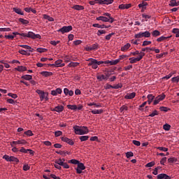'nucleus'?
<instances>
[{"label":"nucleus","instance_id":"e2e57ef3","mask_svg":"<svg viewBox=\"0 0 179 179\" xmlns=\"http://www.w3.org/2000/svg\"><path fill=\"white\" fill-rule=\"evenodd\" d=\"M4 37L8 40H13V38H15V36L13 35H6Z\"/></svg>","mask_w":179,"mask_h":179},{"label":"nucleus","instance_id":"5fc2aeb1","mask_svg":"<svg viewBox=\"0 0 179 179\" xmlns=\"http://www.w3.org/2000/svg\"><path fill=\"white\" fill-rule=\"evenodd\" d=\"M24 134L27 135V136H33V131H31V130H28L27 131L24 132Z\"/></svg>","mask_w":179,"mask_h":179},{"label":"nucleus","instance_id":"f257e3e1","mask_svg":"<svg viewBox=\"0 0 179 179\" xmlns=\"http://www.w3.org/2000/svg\"><path fill=\"white\" fill-rule=\"evenodd\" d=\"M73 129L76 135H86L87 134H89V129L85 126L80 127L75 125L73 126Z\"/></svg>","mask_w":179,"mask_h":179},{"label":"nucleus","instance_id":"f704fd0d","mask_svg":"<svg viewBox=\"0 0 179 179\" xmlns=\"http://www.w3.org/2000/svg\"><path fill=\"white\" fill-rule=\"evenodd\" d=\"M115 33L112 32V33L106 35L105 38H106V40H107L108 41L109 40H111V37H113V36H115Z\"/></svg>","mask_w":179,"mask_h":179},{"label":"nucleus","instance_id":"2eb2a0df","mask_svg":"<svg viewBox=\"0 0 179 179\" xmlns=\"http://www.w3.org/2000/svg\"><path fill=\"white\" fill-rule=\"evenodd\" d=\"M157 179H171V178L166 173H160L157 176Z\"/></svg>","mask_w":179,"mask_h":179},{"label":"nucleus","instance_id":"7c9ffc66","mask_svg":"<svg viewBox=\"0 0 179 179\" xmlns=\"http://www.w3.org/2000/svg\"><path fill=\"white\" fill-rule=\"evenodd\" d=\"M57 155H61V156H66V155H71V152H65V151H56Z\"/></svg>","mask_w":179,"mask_h":179},{"label":"nucleus","instance_id":"423d86ee","mask_svg":"<svg viewBox=\"0 0 179 179\" xmlns=\"http://www.w3.org/2000/svg\"><path fill=\"white\" fill-rule=\"evenodd\" d=\"M135 38H142V37L149 38L150 37V32L145 31L144 32H139L134 36Z\"/></svg>","mask_w":179,"mask_h":179},{"label":"nucleus","instance_id":"ea45409f","mask_svg":"<svg viewBox=\"0 0 179 179\" xmlns=\"http://www.w3.org/2000/svg\"><path fill=\"white\" fill-rule=\"evenodd\" d=\"M69 163H71V164L78 165L80 162L78 161V159H71V160H69Z\"/></svg>","mask_w":179,"mask_h":179},{"label":"nucleus","instance_id":"13d9d810","mask_svg":"<svg viewBox=\"0 0 179 179\" xmlns=\"http://www.w3.org/2000/svg\"><path fill=\"white\" fill-rule=\"evenodd\" d=\"M155 164H156V163H155V162H151L148 163L145 165V167H153V166H155Z\"/></svg>","mask_w":179,"mask_h":179},{"label":"nucleus","instance_id":"a211bd4d","mask_svg":"<svg viewBox=\"0 0 179 179\" xmlns=\"http://www.w3.org/2000/svg\"><path fill=\"white\" fill-rule=\"evenodd\" d=\"M93 27H97L98 29H108V27H111V25L106 26L104 24L100 25L99 24H94Z\"/></svg>","mask_w":179,"mask_h":179},{"label":"nucleus","instance_id":"4be33fe9","mask_svg":"<svg viewBox=\"0 0 179 179\" xmlns=\"http://www.w3.org/2000/svg\"><path fill=\"white\" fill-rule=\"evenodd\" d=\"M20 47H22V48H25L26 50H29V52H33V51H34V49L31 48V47L27 45H20Z\"/></svg>","mask_w":179,"mask_h":179},{"label":"nucleus","instance_id":"9d476101","mask_svg":"<svg viewBox=\"0 0 179 179\" xmlns=\"http://www.w3.org/2000/svg\"><path fill=\"white\" fill-rule=\"evenodd\" d=\"M146 6H148V2L145 1H142L141 3L138 4V8L141 9L142 13L146 10Z\"/></svg>","mask_w":179,"mask_h":179},{"label":"nucleus","instance_id":"680f3d73","mask_svg":"<svg viewBox=\"0 0 179 179\" xmlns=\"http://www.w3.org/2000/svg\"><path fill=\"white\" fill-rule=\"evenodd\" d=\"M103 2L105 5H110V3H113V2H114V0H103Z\"/></svg>","mask_w":179,"mask_h":179},{"label":"nucleus","instance_id":"f03ea898","mask_svg":"<svg viewBox=\"0 0 179 179\" xmlns=\"http://www.w3.org/2000/svg\"><path fill=\"white\" fill-rule=\"evenodd\" d=\"M96 20H101V22H109V23H114V18L111 17V14L108 13H103V16L96 17Z\"/></svg>","mask_w":179,"mask_h":179},{"label":"nucleus","instance_id":"0eeeda50","mask_svg":"<svg viewBox=\"0 0 179 179\" xmlns=\"http://www.w3.org/2000/svg\"><path fill=\"white\" fill-rule=\"evenodd\" d=\"M87 61H90L88 66H92L93 69H97V68H99L97 64V59L90 58Z\"/></svg>","mask_w":179,"mask_h":179},{"label":"nucleus","instance_id":"8fccbe9b","mask_svg":"<svg viewBox=\"0 0 179 179\" xmlns=\"http://www.w3.org/2000/svg\"><path fill=\"white\" fill-rule=\"evenodd\" d=\"M126 157H127V159H129V157H134V152H127L126 153Z\"/></svg>","mask_w":179,"mask_h":179},{"label":"nucleus","instance_id":"09e8293b","mask_svg":"<svg viewBox=\"0 0 179 179\" xmlns=\"http://www.w3.org/2000/svg\"><path fill=\"white\" fill-rule=\"evenodd\" d=\"M78 65H79L78 62H71L69 63V66H73V67L75 68V66H78Z\"/></svg>","mask_w":179,"mask_h":179},{"label":"nucleus","instance_id":"7ed1b4c3","mask_svg":"<svg viewBox=\"0 0 179 179\" xmlns=\"http://www.w3.org/2000/svg\"><path fill=\"white\" fill-rule=\"evenodd\" d=\"M20 36H21V37L32 38V40H36V38L41 39V36L40 34H36L33 31H29L27 34L22 33L20 34Z\"/></svg>","mask_w":179,"mask_h":179},{"label":"nucleus","instance_id":"20e7f679","mask_svg":"<svg viewBox=\"0 0 179 179\" xmlns=\"http://www.w3.org/2000/svg\"><path fill=\"white\" fill-rule=\"evenodd\" d=\"M141 55H139L138 57H130L129 60L130 61V64H136V62L141 61L143 57H145V54L143 52H141Z\"/></svg>","mask_w":179,"mask_h":179},{"label":"nucleus","instance_id":"4468645a","mask_svg":"<svg viewBox=\"0 0 179 179\" xmlns=\"http://www.w3.org/2000/svg\"><path fill=\"white\" fill-rule=\"evenodd\" d=\"M62 93V90L61 88H57L55 90L51 91L52 96H58V94H61Z\"/></svg>","mask_w":179,"mask_h":179},{"label":"nucleus","instance_id":"a19ab883","mask_svg":"<svg viewBox=\"0 0 179 179\" xmlns=\"http://www.w3.org/2000/svg\"><path fill=\"white\" fill-rule=\"evenodd\" d=\"M177 158L176 157H171L168 159L169 163H177Z\"/></svg>","mask_w":179,"mask_h":179},{"label":"nucleus","instance_id":"393cba45","mask_svg":"<svg viewBox=\"0 0 179 179\" xmlns=\"http://www.w3.org/2000/svg\"><path fill=\"white\" fill-rule=\"evenodd\" d=\"M41 73L43 76H45V78L52 76V73L50 71H42Z\"/></svg>","mask_w":179,"mask_h":179},{"label":"nucleus","instance_id":"4c0bfd02","mask_svg":"<svg viewBox=\"0 0 179 179\" xmlns=\"http://www.w3.org/2000/svg\"><path fill=\"white\" fill-rule=\"evenodd\" d=\"M67 108L70 110H78V106L76 105H67Z\"/></svg>","mask_w":179,"mask_h":179},{"label":"nucleus","instance_id":"3c124183","mask_svg":"<svg viewBox=\"0 0 179 179\" xmlns=\"http://www.w3.org/2000/svg\"><path fill=\"white\" fill-rule=\"evenodd\" d=\"M155 115H159V112L157 110H154L151 114L148 115V117H155Z\"/></svg>","mask_w":179,"mask_h":179},{"label":"nucleus","instance_id":"864d4df0","mask_svg":"<svg viewBox=\"0 0 179 179\" xmlns=\"http://www.w3.org/2000/svg\"><path fill=\"white\" fill-rule=\"evenodd\" d=\"M157 150H161L162 152H167L169 150V148L164 147H158Z\"/></svg>","mask_w":179,"mask_h":179},{"label":"nucleus","instance_id":"de8ad7c7","mask_svg":"<svg viewBox=\"0 0 179 179\" xmlns=\"http://www.w3.org/2000/svg\"><path fill=\"white\" fill-rule=\"evenodd\" d=\"M36 51H37V52L42 53V52H45V51H47V49L43 48H38L36 49Z\"/></svg>","mask_w":179,"mask_h":179},{"label":"nucleus","instance_id":"a18cd8bd","mask_svg":"<svg viewBox=\"0 0 179 179\" xmlns=\"http://www.w3.org/2000/svg\"><path fill=\"white\" fill-rule=\"evenodd\" d=\"M10 162H13V163H19V159L13 156H11Z\"/></svg>","mask_w":179,"mask_h":179},{"label":"nucleus","instance_id":"ddd939ff","mask_svg":"<svg viewBox=\"0 0 179 179\" xmlns=\"http://www.w3.org/2000/svg\"><path fill=\"white\" fill-rule=\"evenodd\" d=\"M135 96H136V93L135 92L127 94V95L124 96V99H126L127 100H132V99H135Z\"/></svg>","mask_w":179,"mask_h":179},{"label":"nucleus","instance_id":"39448f33","mask_svg":"<svg viewBox=\"0 0 179 179\" xmlns=\"http://www.w3.org/2000/svg\"><path fill=\"white\" fill-rule=\"evenodd\" d=\"M72 26H64L61 29H58L57 31L59 33H62V34H65V33H69V31H72Z\"/></svg>","mask_w":179,"mask_h":179},{"label":"nucleus","instance_id":"69168bd1","mask_svg":"<svg viewBox=\"0 0 179 179\" xmlns=\"http://www.w3.org/2000/svg\"><path fill=\"white\" fill-rule=\"evenodd\" d=\"M91 48H92V51L93 50H97V48H99V44L94 43L91 45Z\"/></svg>","mask_w":179,"mask_h":179},{"label":"nucleus","instance_id":"1a4fd4ad","mask_svg":"<svg viewBox=\"0 0 179 179\" xmlns=\"http://www.w3.org/2000/svg\"><path fill=\"white\" fill-rule=\"evenodd\" d=\"M164 99H166V95L164 94H162L161 95H159L154 100V103H153L154 106L159 104V103H160V101H162V100H164Z\"/></svg>","mask_w":179,"mask_h":179},{"label":"nucleus","instance_id":"dca6fc26","mask_svg":"<svg viewBox=\"0 0 179 179\" xmlns=\"http://www.w3.org/2000/svg\"><path fill=\"white\" fill-rule=\"evenodd\" d=\"M52 111H56V113H62V111H64V106H55L54 109H52Z\"/></svg>","mask_w":179,"mask_h":179},{"label":"nucleus","instance_id":"79ce46f5","mask_svg":"<svg viewBox=\"0 0 179 179\" xmlns=\"http://www.w3.org/2000/svg\"><path fill=\"white\" fill-rule=\"evenodd\" d=\"M171 81L173 83H178L179 82V76H176V77H173L171 78Z\"/></svg>","mask_w":179,"mask_h":179},{"label":"nucleus","instance_id":"0e129e2a","mask_svg":"<svg viewBox=\"0 0 179 179\" xmlns=\"http://www.w3.org/2000/svg\"><path fill=\"white\" fill-rule=\"evenodd\" d=\"M132 143H134V145H135L136 146H141V142L136 140H134L132 141Z\"/></svg>","mask_w":179,"mask_h":179},{"label":"nucleus","instance_id":"bf43d9fd","mask_svg":"<svg viewBox=\"0 0 179 179\" xmlns=\"http://www.w3.org/2000/svg\"><path fill=\"white\" fill-rule=\"evenodd\" d=\"M8 96H9V97H12V99H17V94H16L8 93Z\"/></svg>","mask_w":179,"mask_h":179},{"label":"nucleus","instance_id":"6e6d98bb","mask_svg":"<svg viewBox=\"0 0 179 179\" xmlns=\"http://www.w3.org/2000/svg\"><path fill=\"white\" fill-rule=\"evenodd\" d=\"M106 30L102 29V30H99L98 32L96 33L97 36H101V34H106Z\"/></svg>","mask_w":179,"mask_h":179},{"label":"nucleus","instance_id":"6ab92c4d","mask_svg":"<svg viewBox=\"0 0 179 179\" xmlns=\"http://www.w3.org/2000/svg\"><path fill=\"white\" fill-rule=\"evenodd\" d=\"M168 38H171V36H161L157 38V41L158 43H162V41H164L165 40H168Z\"/></svg>","mask_w":179,"mask_h":179},{"label":"nucleus","instance_id":"c85d7f7f","mask_svg":"<svg viewBox=\"0 0 179 179\" xmlns=\"http://www.w3.org/2000/svg\"><path fill=\"white\" fill-rule=\"evenodd\" d=\"M22 79H24L25 80H31V79H33V76H30V75H24L22 76Z\"/></svg>","mask_w":179,"mask_h":179},{"label":"nucleus","instance_id":"58836bf2","mask_svg":"<svg viewBox=\"0 0 179 179\" xmlns=\"http://www.w3.org/2000/svg\"><path fill=\"white\" fill-rule=\"evenodd\" d=\"M172 33H174V34H176V37H179V29L174 28L172 31Z\"/></svg>","mask_w":179,"mask_h":179},{"label":"nucleus","instance_id":"5701e85b","mask_svg":"<svg viewBox=\"0 0 179 179\" xmlns=\"http://www.w3.org/2000/svg\"><path fill=\"white\" fill-rule=\"evenodd\" d=\"M16 71H18V72H24V71H27V69L26 66H18L17 68H15Z\"/></svg>","mask_w":179,"mask_h":179},{"label":"nucleus","instance_id":"338daca9","mask_svg":"<svg viewBox=\"0 0 179 179\" xmlns=\"http://www.w3.org/2000/svg\"><path fill=\"white\" fill-rule=\"evenodd\" d=\"M61 135H62V131H57L55 132V136L56 137L61 136Z\"/></svg>","mask_w":179,"mask_h":179},{"label":"nucleus","instance_id":"aec40b11","mask_svg":"<svg viewBox=\"0 0 179 179\" xmlns=\"http://www.w3.org/2000/svg\"><path fill=\"white\" fill-rule=\"evenodd\" d=\"M13 145H26L27 142L25 140H21L17 141H13Z\"/></svg>","mask_w":179,"mask_h":179},{"label":"nucleus","instance_id":"4d7b16f0","mask_svg":"<svg viewBox=\"0 0 179 179\" xmlns=\"http://www.w3.org/2000/svg\"><path fill=\"white\" fill-rule=\"evenodd\" d=\"M3 159H4V160H6V162H10V159H11V156L10 157L9 155H3Z\"/></svg>","mask_w":179,"mask_h":179},{"label":"nucleus","instance_id":"f3484780","mask_svg":"<svg viewBox=\"0 0 179 179\" xmlns=\"http://www.w3.org/2000/svg\"><path fill=\"white\" fill-rule=\"evenodd\" d=\"M55 65H56V68H62V66H65V64L62 63V59H59L57 60L55 62Z\"/></svg>","mask_w":179,"mask_h":179},{"label":"nucleus","instance_id":"2f4dec72","mask_svg":"<svg viewBox=\"0 0 179 179\" xmlns=\"http://www.w3.org/2000/svg\"><path fill=\"white\" fill-rule=\"evenodd\" d=\"M43 19H45L46 20H48L49 22H54V18L48 15H43Z\"/></svg>","mask_w":179,"mask_h":179},{"label":"nucleus","instance_id":"774afa93","mask_svg":"<svg viewBox=\"0 0 179 179\" xmlns=\"http://www.w3.org/2000/svg\"><path fill=\"white\" fill-rule=\"evenodd\" d=\"M10 28H0V31H10Z\"/></svg>","mask_w":179,"mask_h":179},{"label":"nucleus","instance_id":"6e6552de","mask_svg":"<svg viewBox=\"0 0 179 179\" xmlns=\"http://www.w3.org/2000/svg\"><path fill=\"white\" fill-rule=\"evenodd\" d=\"M77 166V168H75L77 174H82L83 170L86 169V166H85V164H83L82 162H80Z\"/></svg>","mask_w":179,"mask_h":179},{"label":"nucleus","instance_id":"b1692460","mask_svg":"<svg viewBox=\"0 0 179 179\" xmlns=\"http://www.w3.org/2000/svg\"><path fill=\"white\" fill-rule=\"evenodd\" d=\"M147 98L148 99V104H151L152 101H153V100H155V96H153V94H148L147 96Z\"/></svg>","mask_w":179,"mask_h":179},{"label":"nucleus","instance_id":"9b49d317","mask_svg":"<svg viewBox=\"0 0 179 179\" xmlns=\"http://www.w3.org/2000/svg\"><path fill=\"white\" fill-rule=\"evenodd\" d=\"M20 152L21 153H29V155H34V151L30 149L26 150L24 148L22 147L21 149L20 150Z\"/></svg>","mask_w":179,"mask_h":179},{"label":"nucleus","instance_id":"49530a36","mask_svg":"<svg viewBox=\"0 0 179 179\" xmlns=\"http://www.w3.org/2000/svg\"><path fill=\"white\" fill-rule=\"evenodd\" d=\"M20 54H21L22 55H30V53L27 52L26 50H19Z\"/></svg>","mask_w":179,"mask_h":179},{"label":"nucleus","instance_id":"37998d69","mask_svg":"<svg viewBox=\"0 0 179 179\" xmlns=\"http://www.w3.org/2000/svg\"><path fill=\"white\" fill-rule=\"evenodd\" d=\"M163 128L164 131H170V128H171V126L169 124H166L163 126Z\"/></svg>","mask_w":179,"mask_h":179},{"label":"nucleus","instance_id":"052dcab7","mask_svg":"<svg viewBox=\"0 0 179 179\" xmlns=\"http://www.w3.org/2000/svg\"><path fill=\"white\" fill-rule=\"evenodd\" d=\"M46 95H47V93L45 94V92H43V93L41 94L40 99L41 101H43V100H44V99H45Z\"/></svg>","mask_w":179,"mask_h":179},{"label":"nucleus","instance_id":"c756f323","mask_svg":"<svg viewBox=\"0 0 179 179\" xmlns=\"http://www.w3.org/2000/svg\"><path fill=\"white\" fill-rule=\"evenodd\" d=\"M170 6H178L179 3L176 0H171L169 1Z\"/></svg>","mask_w":179,"mask_h":179},{"label":"nucleus","instance_id":"473e14b6","mask_svg":"<svg viewBox=\"0 0 179 179\" xmlns=\"http://www.w3.org/2000/svg\"><path fill=\"white\" fill-rule=\"evenodd\" d=\"M79 139L81 142H85V141L89 139V136H81L79 137Z\"/></svg>","mask_w":179,"mask_h":179},{"label":"nucleus","instance_id":"f8f14e48","mask_svg":"<svg viewBox=\"0 0 179 179\" xmlns=\"http://www.w3.org/2000/svg\"><path fill=\"white\" fill-rule=\"evenodd\" d=\"M62 141L63 142H66V143H68L69 145H74L75 143L73 142V141L69 139L68 137H62Z\"/></svg>","mask_w":179,"mask_h":179},{"label":"nucleus","instance_id":"c9c22d12","mask_svg":"<svg viewBox=\"0 0 179 179\" xmlns=\"http://www.w3.org/2000/svg\"><path fill=\"white\" fill-rule=\"evenodd\" d=\"M152 35L153 37H159V36H160V31L158 30H155L152 32Z\"/></svg>","mask_w":179,"mask_h":179},{"label":"nucleus","instance_id":"72a5a7b5","mask_svg":"<svg viewBox=\"0 0 179 179\" xmlns=\"http://www.w3.org/2000/svg\"><path fill=\"white\" fill-rule=\"evenodd\" d=\"M18 20L20 23H22V24H29V21L27 20L19 18Z\"/></svg>","mask_w":179,"mask_h":179},{"label":"nucleus","instance_id":"412c9836","mask_svg":"<svg viewBox=\"0 0 179 179\" xmlns=\"http://www.w3.org/2000/svg\"><path fill=\"white\" fill-rule=\"evenodd\" d=\"M131 48V43H127L123 47L121 48V51L125 52L128 51Z\"/></svg>","mask_w":179,"mask_h":179},{"label":"nucleus","instance_id":"c03bdc74","mask_svg":"<svg viewBox=\"0 0 179 179\" xmlns=\"http://www.w3.org/2000/svg\"><path fill=\"white\" fill-rule=\"evenodd\" d=\"M150 44H152V41H144L143 42L142 45H143V47H146V45H149Z\"/></svg>","mask_w":179,"mask_h":179},{"label":"nucleus","instance_id":"cd10ccee","mask_svg":"<svg viewBox=\"0 0 179 179\" xmlns=\"http://www.w3.org/2000/svg\"><path fill=\"white\" fill-rule=\"evenodd\" d=\"M73 9H75L76 10H83V9H85V7H83V6L75 5L73 6Z\"/></svg>","mask_w":179,"mask_h":179},{"label":"nucleus","instance_id":"e433bc0d","mask_svg":"<svg viewBox=\"0 0 179 179\" xmlns=\"http://www.w3.org/2000/svg\"><path fill=\"white\" fill-rule=\"evenodd\" d=\"M91 113L92 114H102L103 113V109H100V110H93L91 111Z\"/></svg>","mask_w":179,"mask_h":179},{"label":"nucleus","instance_id":"a878e982","mask_svg":"<svg viewBox=\"0 0 179 179\" xmlns=\"http://www.w3.org/2000/svg\"><path fill=\"white\" fill-rule=\"evenodd\" d=\"M13 12H15V13H17V15H22V16H23V15H24V13H23V12H22V9H20V8H13Z\"/></svg>","mask_w":179,"mask_h":179},{"label":"nucleus","instance_id":"bb28decb","mask_svg":"<svg viewBox=\"0 0 179 179\" xmlns=\"http://www.w3.org/2000/svg\"><path fill=\"white\" fill-rule=\"evenodd\" d=\"M96 78L97 80L99 81V82H101V80H107V78L106 77V76L104 75H99L96 76Z\"/></svg>","mask_w":179,"mask_h":179},{"label":"nucleus","instance_id":"603ef678","mask_svg":"<svg viewBox=\"0 0 179 179\" xmlns=\"http://www.w3.org/2000/svg\"><path fill=\"white\" fill-rule=\"evenodd\" d=\"M159 109L161 111H164V113H167L170 110L169 108L164 106H161Z\"/></svg>","mask_w":179,"mask_h":179}]
</instances>
